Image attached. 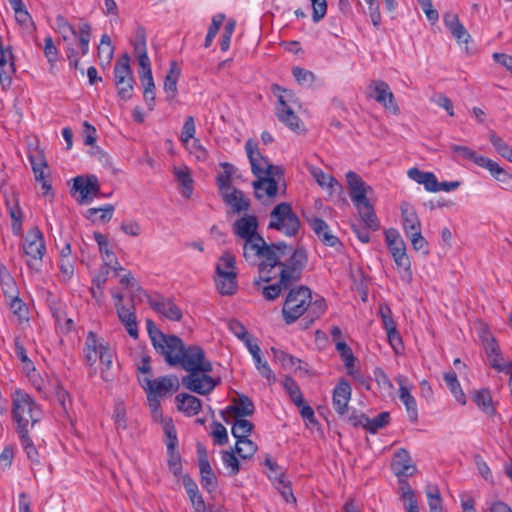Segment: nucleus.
Here are the masks:
<instances>
[{
    "label": "nucleus",
    "instance_id": "obj_34",
    "mask_svg": "<svg viewBox=\"0 0 512 512\" xmlns=\"http://www.w3.org/2000/svg\"><path fill=\"white\" fill-rule=\"evenodd\" d=\"M229 329L235 336L244 341L249 352H260L259 346L256 343H253L251 335L247 332L245 326L241 322L231 320L229 322Z\"/></svg>",
    "mask_w": 512,
    "mask_h": 512
},
{
    "label": "nucleus",
    "instance_id": "obj_49",
    "mask_svg": "<svg viewBox=\"0 0 512 512\" xmlns=\"http://www.w3.org/2000/svg\"><path fill=\"white\" fill-rule=\"evenodd\" d=\"M474 402L485 413H488V414L494 413L492 397H491L489 390L481 389V390L476 391L474 394Z\"/></svg>",
    "mask_w": 512,
    "mask_h": 512
},
{
    "label": "nucleus",
    "instance_id": "obj_10",
    "mask_svg": "<svg viewBox=\"0 0 512 512\" xmlns=\"http://www.w3.org/2000/svg\"><path fill=\"white\" fill-rule=\"evenodd\" d=\"M146 328L156 350H161V352H203L202 347L198 345L186 346L178 336L164 334L151 319L146 320Z\"/></svg>",
    "mask_w": 512,
    "mask_h": 512
},
{
    "label": "nucleus",
    "instance_id": "obj_18",
    "mask_svg": "<svg viewBox=\"0 0 512 512\" xmlns=\"http://www.w3.org/2000/svg\"><path fill=\"white\" fill-rule=\"evenodd\" d=\"M15 73L14 56L10 47H0V86L10 87Z\"/></svg>",
    "mask_w": 512,
    "mask_h": 512
},
{
    "label": "nucleus",
    "instance_id": "obj_30",
    "mask_svg": "<svg viewBox=\"0 0 512 512\" xmlns=\"http://www.w3.org/2000/svg\"><path fill=\"white\" fill-rule=\"evenodd\" d=\"M178 410L188 416L196 415L200 412L202 403L197 397L190 394H178L175 398Z\"/></svg>",
    "mask_w": 512,
    "mask_h": 512
},
{
    "label": "nucleus",
    "instance_id": "obj_22",
    "mask_svg": "<svg viewBox=\"0 0 512 512\" xmlns=\"http://www.w3.org/2000/svg\"><path fill=\"white\" fill-rule=\"evenodd\" d=\"M396 382L399 385V398L405 405L410 420L415 422L418 412L416 400L411 394V387L407 386V380L404 376L396 377Z\"/></svg>",
    "mask_w": 512,
    "mask_h": 512
},
{
    "label": "nucleus",
    "instance_id": "obj_13",
    "mask_svg": "<svg viewBox=\"0 0 512 512\" xmlns=\"http://www.w3.org/2000/svg\"><path fill=\"white\" fill-rule=\"evenodd\" d=\"M384 235L387 247L396 266L411 274V261L407 255L406 244L399 232L394 228H390L384 231Z\"/></svg>",
    "mask_w": 512,
    "mask_h": 512
},
{
    "label": "nucleus",
    "instance_id": "obj_21",
    "mask_svg": "<svg viewBox=\"0 0 512 512\" xmlns=\"http://www.w3.org/2000/svg\"><path fill=\"white\" fill-rule=\"evenodd\" d=\"M402 226L406 236L421 231V222L415 208L407 203L401 204Z\"/></svg>",
    "mask_w": 512,
    "mask_h": 512
},
{
    "label": "nucleus",
    "instance_id": "obj_51",
    "mask_svg": "<svg viewBox=\"0 0 512 512\" xmlns=\"http://www.w3.org/2000/svg\"><path fill=\"white\" fill-rule=\"evenodd\" d=\"M225 272L237 273L235 257L230 251H225L216 265V274Z\"/></svg>",
    "mask_w": 512,
    "mask_h": 512
},
{
    "label": "nucleus",
    "instance_id": "obj_8",
    "mask_svg": "<svg viewBox=\"0 0 512 512\" xmlns=\"http://www.w3.org/2000/svg\"><path fill=\"white\" fill-rule=\"evenodd\" d=\"M269 218V229H275L288 237H296L298 235L301 223L290 203L282 202L277 204L271 210Z\"/></svg>",
    "mask_w": 512,
    "mask_h": 512
},
{
    "label": "nucleus",
    "instance_id": "obj_46",
    "mask_svg": "<svg viewBox=\"0 0 512 512\" xmlns=\"http://www.w3.org/2000/svg\"><path fill=\"white\" fill-rule=\"evenodd\" d=\"M235 422L232 426V435L237 439H245L252 433L254 425L247 419L234 418Z\"/></svg>",
    "mask_w": 512,
    "mask_h": 512
},
{
    "label": "nucleus",
    "instance_id": "obj_5",
    "mask_svg": "<svg viewBox=\"0 0 512 512\" xmlns=\"http://www.w3.org/2000/svg\"><path fill=\"white\" fill-rule=\"evenodd\" d=\"M346 180L350 198L357 207L358 213L366 227L373 231L378 230L380 226L379 221L374 212L373 205L367 197L368 194L373 192L372 187L367 185L354 171H349L346 174Z\"/></svg>",
    "mask_w": 512,
    "mask_h": 512
},
{
    "label": "nucleus",
    "instance_id": "obj_26",
    "mask_svg": "<svg viewBox=\"0 0 512 512\" xmlns=\"http://www.w3.org/2000/svg\"><path fill=\"white\" fill-rule=\"evenodd\" d=\"M139 78L144 89L143 97L149 109H153L155 100V84L151 71V64L139 66Z\"/></svg>",
    "mask_w": 512,
    "mask_h": 512
},
{
    "label": "nucleus",
    "instance_id": "obj_11",
    "mask_svg": "<svg viewBox=\"0 0 512 512\" xmlns=\"http://www.w3.org/2000/svg\"><path fill=\"white\" fill-rule=\"evenodd\" d=\"M114 80L118 97L123 101H128L133 96L134 78L130 67V57L123 54L117 60L114 66Z\"/></svg>",
    "mask_w": 512,
    "mask_h": 512
},
{
    "label": "nucleus",
    "instance_id": "obj_47",
    "mask_svg": "<svg viewBox=\"0 0 512 512\" xmlns=\"http://www.w3.org/2000/svg\"><path fill=\"white\" fill-rule=\"evenodd\" d=\"M444 379L451 391L454 395L455 399L462 405L466 404V396L462 391L459 382L457 381V376L454 372H448L444 375Z\"/></svg>",
    "mask_w": 512,
    "mask_h": 512
},
{
    "label": "nucleus",
    "instance_id": "obj_12",
    "mask_svg": "<svg viewBox=\"0 0 512 512\" xmlns=\"http://www.w3.org/2000/svg\"><path fill=\"white\" fill-rule=\"evenodd\" d=\"M23 251L28 267L38 270L46 251L43 234L39 228L35 227L28 232L23 244Z\"/></svg>",
    "mask_w": 512,
    "mask_h": 512
},
{
    "label": "nucleus",
    "instance_id": "obj_58",
    "mask_svg": "<svg viewBox=\"0 0 512 512\" xmlns=\"http://www.w3.org/2000/svg\"><path fill=\"white\" fill-rule=\"evenodd\" d=\"M78 38H79L81 53H82V55H86L89 50V42H90V38H91V26L89 23L85 22L79 26Z\"/></svg>",
    "mask_w": 512,
    "mask_h": 512
},
{
    "label": "nucleus",
    "instance_id": "obj_57",
    "mask_svg": "<svg viewBox=\"0 0 512 512\" xmlns=\"http://www.w3.org/2000/svg\"><path fill=\"white\" fill-rule=\"evenodd\" d=\"M390 422L389 412H382L373 419L367 417L366 430L370 433H376L379 429L385 427Z\"/></svg>",
    "mask_w": 512,
    "mask_h": 512
},
{
    "label": "nucleus",
    "instance_id": "obj_24",
    "mask_svg": "<svg viewBox=\"0 0 512 512\" xmlns=\"http://www.w3.org/2000/svg\"><path fill=\"white\" fill-rule=\"evenodd\" d=\"M443 21L447 29L450 31L452 36L459 43H468L471 39L470 34L460 22L459 17L456 13L447 12L443 16Z\"/></svg>",
    "mask_w": 512,
    "mask_h": 512
},
{
    "label": "nucleus",
    "instance_id": "obj_16",
    "mask_svg": "<svg viewBox=\"0 0 512 512\" xmlns=\"http://www.w3.org/2000/svg\"><path fill=\"white\" fill-rule=\"evenodd\" d=\"M368 97L375 99L386 109L398 111V106L394 102V95L390 91L388 84L382 80H372L368 87Z\"/></svg>",
    "mask_w": 512,
    "mask_h": 512
},
{
    "label": "nucleus",
    "instance_id": "obj_40",
    "mask_svg": "<svg viewBox=\"0 0 512 512\" xmlns=\"http://www.w3.org/2000/svg\"><path fill=\"white\" fill-rule=\"evenodd\" d=\"M94 239L99 246V251L103 257L106 265H112L113 263L118 264L115 254L108 248L109 241L106 235L99 232L94 233Z\"/></svg>",
    "mask_w": 512,
    "mask_h": 512
},
{
    "label": "nucleus",
    "instance_id": "obj_63",
    "mask_svg": "<svg viewBox=\"0 0 512 512\" xmlns=\"http://www.w3.org/2000/svg\"><path fill=\"white\" fill-rule=\"evenodd\" d=\"M113 211H114V206L110 205V204L106 205L103 208H90L86 212V217L88 219L93 220V217L96 214H98L99 212H101L99 219L101 222L105 223V222H108L112 218Z\"/></svg>",
    "mask_w": 512,
    "mask_h": 512
},
{
    "label": "nucleus",
    "instance_id": "obj_61",
    "mask_svg": "<svg viewBox=\"0 0 512 512\" xmlns=\"http://www.w3.org/2000/svg\"><path fill=\"white\" fill-rule=\"evenodd\" d=\"M85 346L87 352H106L110 349L108 344H104L103 342H98L96 334L90 331L87 334V338L85 341Z\"/></svg>",
    "mask_w": 512,
    "mask_h": 512
},
{
    "label": "nucleus",
    "instance_id": "obj_52",
    "mask_svg": "<svg viewBox=\"0 0 512 512\" xmlns=\"http://www.w3.org/2000/svg\"><path fill=\"white\" fill-rule=\"evenodd\" d=\"M283 386L286 392L289 394L291 401L297 406L300 407L303 405V396L299 386L291 377H286L283 381Z\"/></svg>",
    "mask_w": 512,
    "mask_h": 512
},
{
    "label": "nucleus",
    "instance_id": "obj_23",
    "mask_svg": "<svg viewBox=\"0 0 512 512\" xmlns=\"http://www.w3.org/2000/svg\"><path fill=\"white\" fill-rule=\"evenodd\" d=\"M350 396L351 387L349 383L346 380L341 379L333 391V406L338 414H346Z\"/></svg>",
    "mask_w": 512,
    "mask_h": 512
},
{
    "label": "nucleus",
    "instance_id": "obj_25",
    "mask_svg": "<svg viewBox=\"0 0 512 512\" xmlns=\"http://www.w3.org/2000/svg\"><path fill=\"white\" fill-rule=\"evenodd\" d=\"M232 403L226 408L225 413L233 418H244L254 413V404L245 395H237L232 398Z\"/></svg>",
    "mask_w": 512,
    "mask_h": 512
},
{
    "label": "nucleus",
    "instance_id": "obj_19",
    "mask_svg": "<svg viewBox=\"0 0 512 512\" xmlns=\"http://www.w3.org/2000/svg\"><path fill=\"white\" fill-rule=\"evenodd\" d=\"M136 295L132 294L130 297V306H120L117 304V315L121 323L124 325L127 333L133 337H138V326H137V318L135 314V305L134 299Z\"/></svg>",
    "mask_w": 512,
    "mask_h": 512
},
{
    "label": "nucleus",
    "instance_id": "obj_29",
    "mask_svg": "<svg viewBox=\"0 0 512 512\" xmlns=\"http://www.w3.org/2000/svg\"><path fill=\"white\" fill-rule=\"evenodd\" d=\"M199 470L203 488L207 489L208 491L215 490L217 487V478L212 470V467L207 458V454L205 452H203V455L200 456Z\"/></svg>",
    "mask_w": 512,
    "mask_h": 512
},
{
    "label": "nucleus",
    "instance_id": "obj_20",
    "mask_svg": "<svg viewBox=\"0 0 512 512\" xmlns=\"http://www.w3.org/2000/svg\"><path fill=\"white\" fill-rule=\"evenodd\" d=\"M391 466L398 477H409L416 472V466L413 464L410 454L405 449H400L395 453Z\"/></svg>",
    "mask_w": 512,
    "mask_h": 512
},
{
    "label": "nucleus",
    "instance_id": "obj_53",
    "mask_svg": "<svg viewBox=\"0 0 512 512\" xmlns=\"http://www.w3.org/2000/svg\"><path fill=\"white\" fill-rule=\"evenodd\" d=\"M325 310L326 303L324 299H318L315 300L314 302L311 300V304L306 310L307 316L304 319L306 320L307 318H309V320L305 324V328H308L309 324L313 323L315 319H318L321 315H323Z\"/></svg>",
    "mask_w": 512,
    "mask_h": 512
},
{
    "label": "nucleus",
    "instance_id": "obj_27",
    "mask_svg": "<svg viewBox=\"0 0 512 512\" xmlns=\"http://www.w3.org/2000/svg\"><path fill=\"white\" fill-rule=\"evenodd\" d=\"M222 197L233 213L240 214L246 212L250 207V200L237 188L224 192Z\"/></svg>",
    "mask_w": 512,
    "mask_h": 512
},
{
    "label": "nucleus",
    "instance_id": "obj_3",
    "mask_svg": "<svg viewBox=\"0 0 512 512\" xmlns=\"http://www.w3.org/2000/svg\"><path fill=\"white\" fill-rule=\"evenodd\" d=\"M165 360L170 366L179 365L189 372L182 378V383L188 390L207 395L215 388L217 383L207 375L212 371V364L204 354H165Z\"/></svg>",
    "mask_w": 512,
    "mask_h": 512
},
{
    "label": "nucleus",
    "instance_id": "obj_36",
    "mask_svg": "<svg viewBox=\"0 0 512 512\" xmlns=\"http://www.w3.org/2000/svg\"><path fill=\"white\" fill-rule=\"evenodd\" d=\"M268 478L275 483L276 488L280 491L286 502L296 503V498L292 492L291 483L286 479L284 473H279V477H273L272 474H268Z\"/></svg>",
    "mask_w": 512,
    "mask_h": 512
},
{
    "label": "nucleus",
    "instance_id": "obj_56",
    "mask_svg": "<svg viewBox=\"0 0 512 512\" xmlns=\"http://www.w3.org/2000/svg\"><path fill=\"white\" fill-rule=\"evenodd\" d=\"M114 54V47L112 45L109 35L103 34L98 46V56L101 60L109 63Z\"/></svg>",
    "mask_w": 512,
    "mask_h": 512
},
{
    "label": "nucleus",
    "instance_id": "obj_39",
    "mask_svg": "<svg viewBox=\"0 0 512 512\" xmlns=\"http://www.w3.org/2000/svg\"><path fill=\"white\" fill-rule=\"evenodd\" d=\"M280 361L283 368L289 372L298 373L300 375L308 373V364L292 354H283Z\"/></svg>",
    "mask_w": 512,
    "mask_h": 512
},
{
    "label": "nucleus",
    "instance_id": "obj_14",
    "mask_svg": "<svg viewBox=\"0 0 512 512\" xmlns=\"http://www.w3.org/2000/svg\"><path fill=\"white\" fill-rule=\"evenodd\" d=\"M137 290L143 292V295L147 298L149 305L157 313L162 314L164 317L171 321H180L182 319V311L172 299L165 297H158L157 299H154L148 295L140 286L137 287Z\"/></svg>",
    "mask_w": 512,
    "mask_h": 512
},
{
    "label": "nucleus",
    "instance_id": "obj_59",
    "mask_svg": "<svg viewBox=\"0 0 512 512\" xmlns=\"http://www.w3.org/2000/svg\"><path fill=\"white\" fill-rule=\"evenodd\" d=\"M479 337L482 342L483 348L485 349V352L498 351L499 346L491 332L486 327L483 326L480 328Z\"/></svg>",
    "mask_w": 512,
    "mask_h": 512
},
{
    "label": "nucleus",
    "instance_id": "obj_15",
    "mask_svg": "<svg viewBox=\"0 0 512 512\" xmlns=\"http://www.w3.org/2000/svg\"><path fill=\"white\" fill-rule=\"evenodd\" d=\"M73 189L80 193V204L91 202L100 194V185L95 175L77 176L73 179Z\"/></svg>",
    "mask_w": 512,
    "mask_h": 512
},
{
    "label": "nucleus",
    "instance_id": "obj_41",
    "mask_svg": "<svg viewBox=\"0 0 512 512\" xmlns=\"http://www.w3.org/2000/svg\"><path fill=\"white\" fill-rule=\"evenodd\" d=\"M489 141L495 151L503 158L512 163V148L504 141L502 137L491 131L489 133Z\"/></svg>",
    "mask_w": 512,
    "mask_h": 512
},
{
    "label": "nucleus",
    "instance_id": "obj_6",
    "mask_svg": "<svg viewBox=\"0 0 512 512\" xmlns=\"http://www.w3.org/2000/svg\"><path fill=\"white\" fill-rule=\"evenodd\" d=\"M142 388L147 394V402L154 421L161 419L160 398L172 394L179 389V380L175 375H168L151 380L147 377L139 378Z\"/></svg>",
    "mask_w": 512,
    "mask_h": 512
},
{
    "label": "nucleus",
    "instance_id": "obj_2",
    "mask_svg": "<svg viewBox=\"0 0 512 512\" xmlns=\"http://www.w3.org/2000/svg\"><path fill=\"white\" fill-rule=\"evenodd\" d=\"M308 261L307 251L303 246L291 247L287 256H279L278 263L269 271V278L263 277L259 272V280L254 286L261 291L263 297L273 301L279 297L282 290L290 288L294 282L300 280L302 271Z\"/></svg>",
    "mask_w": 512,
    "mask_h": 512
},
{
    "label": "nucleus",
    "instance_id": "obj_45",
    "mask_svg": "<svg viewBox=\"0 0 512 512\" xmlns=\"http://www.w3.org/2000/svg\"><path fill=\"white\" fill-rule=\"evenodd\" d=\"M252 356L261 376L267 380L269 385L274 384L276 382V375L270 368L268 361L263 357V354H252Z\"/></svg>",
    "mask_w": 512,
    "mask_h": 512
},
{
    "label": "nucleus",
    "instance_id": "obj_9",
    "mask_svg": "<svg viewBox=\"0 0 512 512\" xmlns=\"http://www.w3.org/2000/svg\"><path fill=\"white\" fill-rule=\"evenodd\" d=\"M312 292L310 288L300 285L291 288L282 307V315L286 324L298 320L311 304Z\"/></svg>",
    "mask_w": 512,
    "mask_h": 512
},
{
    "label": "nucleus",
    "instance_id": "obj_54",
    "mask_svg": "<svg viewBox=\"0 0 512 512\" xmlns=\"http://www.w3.org/2000/svg\"><path fill=\"white\" fill-rule=\"evenodd\" d=\"M342 356L348 375L353 379L362 382L364 377L361 374L357 358L353 354H342Z\"/></svg>",
    "mask_w": 512,
    "mask_h": 512
},
{
    "label": "nucleus",
    "instance_id": "obj_64",
    "mask_svg": "<svg viewBox=\"0 0 512 512\" xmlns=\"http://www.w3.org/2000/svg\"><path fill=\"white\" fill-rule=\"evenodd\" d=\"M18 433L20 436L21 444H22L24 450L26 451L28 458L31 461H37L38 460V452H37L35 446L33 445L31 439L29 438L28 432L20 431Z\"/></svg>",
    "mask_w": 512,
    "mask_h": 512
},
{
    "label": "nucleus",
    "instance_id": "obj_4",
    "mask_svg": "<svg viewBox=\"0 0 512 512\" xmlns=\"http://www.w3.org/2000/svg\"><path fill=\"white\" fill-rule=\"evenodd\" d=\"M245 149L252 172L258 178L253 182L255 196L258 199H262L265 196L274 198L278 192V182L284 175L283 169L280 166L271 164L266 157L262 156L258 150L257 143L252 139L246 142Z\"/></svg>",
    "mask_w": 512,
    "mask_h": 512
},
{
    "label": "nucleus",
    "instance_id": "obj_43",
    "mask_svg": "<svg viewBox=\"0 0 512 512\" xmlns=\"http://www.w3.org/2000/svg\"><path fill=\"white\" fill-rule=\"evenodd\" d=\"M222 168L224 169L223 173L219 174L216 177V184L221 192V195L224 192L232 190L230 183L232 180V175L234 173V166L230 163H221Z\"/></svg>",
    "mask_w": 512,
    "mask_h": 512
},
{
    "label": "nucleus",
    "instance_id": "obj_38",
    "mask_svg": "<svg viewBox=\"0 0 512 512\" xmlns=\"http://www.w3.org/2000/svg\"><path fill=\"white\" fill-rule=\"evenodd\" d=\"M180 76V68L175 61L170 63V69L165 77L164 90L173 99L177 94V82Z\"/></svg>",
    "mask_w": 512,
    "mask_h": 512
},
{
    "label": "nucleus",
    "instance_id": "obj_1",
    "mask_svg": "<svg viewBox=\"0 0 512 512\" xmlns=\"http://www.w3.org/2000/svg\"><path fill=\"white\" fill-rule=\"evenodd\" d=\"M257 228L258 220L254 215H245L233 224L234 234L244 240L243 257L250 265L257 266L263 277L269 278L270 269L278 263L279 256L291 252V246L283 241L268 244L257 233Z\"/></svg>",
    "mask_w": 512,
    "mask_h": 512
},
{
    "label": "nucleus",
    "instance_id": "obj_35",
    "mask_svg": "<svg viewBox=\"0 0 512 512\" xmlns=\"http://www.w3.org/2000/svg\"><path fill=\"white\" fill-rule=\"evenodd\" d=\"M480 161V167L487 169L495 180L502 183L512 180V175L502 168L496 161L487 157L480 159Z\"/></svg>",
    "mask_w": 512,
    "mask_h": 512
},
{
    "label": "nucleus",
    "instance_id": "obj_48",
    "mask_svg": "<svg viewBox=\"0 0 512 512\" xmlns=\"http://www.w3.org/2000/svg\"><path fill=\"white\" fill-rule=\"evenodd\" d=\"M258 447L257 444L248 438L239 439L236 441L235 452L242 459H250L256 453Z\"/></svg>",
    "mask_w": 512,
    "mask_h": 512
},
{
    "label": "nucleus",
    "instance_id": "obj_31",
    "mask_svg": "<svg viewBox=\"0 0 512 512\" xmlns=\"http://www.w3.org/2000/svg\"><path fill=\"white\" fill-rule=\"evenodd\" d=\"M182 482L189 496V499L195 509V512H205V502L201 494L199 493L198 486L194 482V480L188 475H184L182 477Z\"/></svg>",
    "mask_w": 512,
    "mask_h": 512
},
{
    "label": "nucleus",
    "instance_id": "obj_55",
    "mask_svg": "<svg viewBox=\"0 0 512 512\" xmlns=\"http://www.w3.org/2000/svg\"><path fill=\"white\" fill-rule=\"evenodd\" d=\"M453 153L458 154L463 159H467L480 166V159H484V156L478 155L474 150L467 146L453 144L450 146Z\"/></svg>",
    "mask_w": 512,
    "mask_h": 512
},
{
    "label": "nucleus",
    "instance_id": "obj_7",
    "mask_svg": "<svg viewBox=\"0 0 512 512\" xmlns=\"http://www.w3.org/2000/svg\"><path fill=\"white\" fill-rule=\"evenodd\" d=\"M12 415L18 432H28L40 419V409L26 393L16 391L13 395Z\"/></svg>",
    "mask_w": 512,
    "mask_h": 512
},
{
    "label": "nucleus",
    "instance_id": "obj_17",
    "mask_svg": "<svg viewBox=\"0 0 512 512\" xmlns=\"http://www.w3.org/2000/svg\"><path fill=\"white\" fill-rule=\"evenodd\" d=\"M276 115L279 121L284 123L292 131L302 132L305 131L303 123L298 116L294 113L290 105L284 100V96H278V105L276 107Z\"/></svg>",
    "mask_w": 512,
    "mask_h": 512
},
{
    "label": "nucleus",
    "instance_id": "obj_28",
    "mask_svg": "<svg viewBox=\"0 0 512 512\" xmlns=\"http://www.w3.org/2000/svg\"><path fill=\"white\" fill-rule=\"evenodd\" d=\"M308 222L311 229L324 245L334 247L340 243L339 239L330 233L329 226L323 219L319 217H312L308 219Z\"/></svg>",
    "mask_w": 512,
    "mask_h": 512
},
{
    "label": "nucleus",
    "instance_id": "obj_44",
    "mask_svg": "<svg viewBox=\"0 0 512 512\" xmlns=\"http://www.w3.org/2000/svg\"><path fill=\"white\" fill-rule=\"evenodd\" d=\"M312 175L321 187L329 188L331 193L342 190V185L333 176L325 174L322 170L314 169Z\"/></svg>",
    "mask_w": 512,
    "mask_h": 512
},
{
    "label": "nucleus",
    "instance_id": "obj_62",
    "mask_svg": "<svg viewBox=\"0 0 512 512\" xmlns=\"http://www.w3.org/2000/svg\"><path fill=\"white\" fill-rule=\"evenodd\" d=\"M292 74L296 81L303 86H311L315 80L313 72L300 67H294Z\"/></svg>",
    "mask_w": 512,
    "mask_h": 512
},
{
    "label": "nucleus",
    "instance_id": "obj_32",
    "mask_svg": "<svg viewBox=\"0 0 512 512\" xmlns=\"http://www.w3.org/2000/svg\"><path fill=\"white\" fill-rule=\"evenodd\" d=\"M408 176L419 184H423L425 189L430 192L439 191V182L432 172H423L418 168H411Z\"/></svg>",
    "mask_w": 512,
    "mask_h": 512
},
{
    "label": "nucleus",
    "instance_id": "obj_33",
    "mask_svg": "<svg viewBox=\"0 0 512 512\" xmlns=\"http://www.w3.org/2000/svg\"><path fill=\"white\" fill-rule=\"evenodd\" d=\"M215 282L221 295H233L237 291V273L216 274Z\"/></svg>",
    "mask_w": 512,
    "mask_h": 512
},
{
    "label": "nucleus",
    "instance_id": "obj_37",
    "mask_svg": "<svg viewBox=\"0 0 512 512\" xmlns=\"http://www.w3.org/2000/svg\"><path fill=\"white\" fill-rule=\"evenodd\" d=\"M134 52L138 58L139 66H145L150 63V59L146 50V37L144 29H139L136 34L135 42L133 44Z\"/></svg>",
    "mask_w": 512,
    "mask_h": 512
},
{
    "label": "nucleus",
    "instance_id": "obj_50",
    "mask_svg": "<svg viewBox=\"0 0 512 512\" xmlns=\"http://www.w3.org/2000/svg\"><path fill=\"white\" fill-rule=\"evenodd\" d=\"M174 174L182 187V192L185 197H190L193 191V180L188 168L177 169L175 168Z\"/></svg>",
    "mask_w": 512,
    "mask_h": 512
},
{
    "label": "nucleus",
    "instance_id": "obj_60",
    "mask_svg": "<svg viewBox=\"0 0 512 512\" xmlns=\"http://www.w3.org/2000/svg\"><path fill=\"white\" fill-rule=\"evenodd\" d=\"M224 19H225L224 14H217L212 18V23L208 29V33L205 38V43H204L205 48H208L211 45L214 37L217 35V33L220 29V26L223 23Z\"/></svg>",
    "mask_w": 512,
    "mask_h": 512
},
{
    "label": "nucleus",
    "instance_id": "obj_42",
    "mask_svg": "<svg viewBox=\"0 0 512 512\" xmlns=\"http://www.w3.org/2000/svg\"><path fill=\"white\" fill-rule=\"evenodd\" d=\"M157 422H160L162 424L163 431L166 436L167 450L168 451L175 450L177 443H178V439H177L176 430H175V426L173 424L172 419L171 418H163V416L161 415V419H159Z\"/></svg>",
    "mask_w": 512,
    "mask_h": 512
}]
</instances>
